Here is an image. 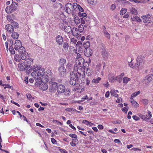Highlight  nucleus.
<instances>
[{"instance_id":"f03ea898","label":"nucleus","mask_w":153,"mask_h":153,"mask_svg":"<svg viewBox=\"0 0 153 153\" xmlns=\"http://www.w3.org/2000/svg\"><path fill=\"white\" fill-rule=\"evenodd\" d=\"M52 77L49 79V90L50 92L52 93L55 92L57 88V83L55 82L54 79H52Z\"/></svg>"},{"instance_id":"6e6d98bb","label":"nucleus","mask_w":153,"mask_h":153,"mask_svg":"<svg viewBox=\"0 0 153 153\" xmlns=\"http://www.w3.org/2000/svg\"><path fill=\"white\" fill-rule=\"evenodd\" d=\"M131 61L132 59L131 60V61L130 62H128V65L131 68L133 69L135 68L134 66L133 63H132Z\"/></svg>"},{"instance_id":"a19ab883","label":"nucleus","mask_w":153,"mask_h":153,"mask_svg":"<svg viewBox=\"0 0 153 153\" xmlns=\"http://www.w3.org/2000/svg\"><path fill=\"white\" fill-rule=\"evenodd\" d=\"M108 78L109 81L111 82H114L115 80V77L114 78V76L111 74L108 75Z\"/></svg>"},{"instance_id":"4be33fe9","label":"nucleus","mask_w":153,"mask_h":153,"mask_svg":"<svg viewBox=\"0 0 153 153\" xmlns=\"http://www.w3.org/2000/svg\"><path fill=\"white\" fill-rule=\"evenodd\" d=\"M131 19L132 21H136L138 22H140L141 21L140 18L137 16L131 17Z\"/></svg>"},{"instance_id":"393cba45","label":"nucleus","mask_w":153,"mask_h":153,"mask_svg":"<svg viewBox=\"0 0 153 153\" xmlns=\"http://www.w3.org/2000/svg\"><path fill=\"white\" fill-rule=\"evenodd\" d=\"M80 20V22L82 24H88L89 23V20L86 19L85 18H81Z\"/></svg>"},{"instance_id":"7ed1b4c3","label":"nucleus","mask_w":153,"mask_h":153,"mask_svg":"<svg viewBox=\"0 0 153 153\" xmlns=\"http://www.w3.org/2000/svg\"><path fill=\"white\" fill-rule=\"evenodd\" d=\"M137 63L134 65L135 69L137 71L141 70L144 66V62L140 56L137 59Z\"/></svg>"},{"instance_id":"8fccbe9b","label":"nucleus","mask_w":153,"mask_h":153,"mask_svg":"<svg viewBox=\"0 0 153 153\" xmlns=\"http://www.w3.org/2000/svg\"><path fill=\"white\" fill-rule=\"evenodd\" d=\"M63 48L66 50L68 49V45L67 42H64L63 43Z\"/></svg>"},{"instance_id":"4468645a","label":"nucleus","mask_w":153,"mask_h":153,"mask_svg":"<svg viewBox=\"0 0 153 153\" xmlns=\"http://www.w3.org/2000/svg\"><path fill=\"white\" fill-rule=\"evenodd\" d=\"M14 45V49L15 50L17 51L18 50L19 48L22 46V42L19 40H16L15 41Z\"/></svg>"},{"instance_id":"423d86ee","label":"nucleus","mask_w":153,"mask_h":153,"mask_svg":"<svg viewBox=\"0 0 153 153\" xmlns=\"http://www.w3.org/2000/svg\"><path fill=\"white\" fill-rule=\"evenodd\" d=\"M28 57L25 60H26V63H27L28 65H26L27 67L29 69V70L27 71L26 73L28 74L31 72L32 70V67L31 65L32 64L33 62V60L31 58H29Z\"/></svg>"},{"instance_id":"473e14b6","label":"nucleus","mask_w":153,"mask_h":153,"mask_svg":"<svg viewBox=\"0 0 153 153\" xmlns=\"http://www.w3.org/2000/svg\"><path fill=\"white\" fill-rule=\"evenodd\" d=\"M74 21L76 25H77L80 22V19L77 16H75L74 18Z\"/></svg>"},{"instance_id":"f8f14e48","label":"nucleus","mask_w":153,"mask_h":153,"mask_svg":"<svg viewBox=\"0 0 153 153\" xmlns=\"http://www.w3.org/2000/svg\"><path fill=\"white\" fill-rule=\"evenodd\" d=\"M65 86L62 84L59 85L57 87V92L59 94L64 93L65 90Z\"/></svg>"},{"instance_id":"ddd939ff","label":"nucleus","mask_w":153,"mask_h":153,"mask_svg":"<svg viewBox=\"0 0 153 153\" xmlns=\"http://www.w3.org/2000/svg\"><path fill=\"white\" fill-rule=\"evenodd\" d=\"M56 40L59 45H61L63 42V40L62 37L60 35H58L56 38Z\"/></svg>"},{"instance_id":"052dcab7","label":"nucleus","mask_w":153,"mask_h":153,"mask_svg":"<svg viewBox=\"0 0 153 153\" xmlns=\"http://www.w3.org/2000/svg\"><path fill=\"white\" fill-rule=\"evenodd\" d=\"M132 118L134 120L136 121H138L140 120L139 118L136 115L133 116Z\"/></svg>"},{"instance_id":"f3484780","label":"nucleus","mask_w":153,"mask_h":153,"mask_svg":"<svg viewBox=\"0 0 153 153\" xmlns=\"http://www.w3.org/2000/svg\"><path fill=\"white\" fill-rule=\"evenodd\" d=\"M79 74H78V79H82L83 78L85 75V69L83 68H82V71H81L80 73L79 72Z\"/></svg>"},{"instance_id":"f257e3e1","label":"nucleus","mask_w":153,"mask_h":153,"mask_svg":"<svg viewBox=\"0 0 153 153\" xmlns=\"http://www.w3.org/2000/svg\"><path fill=\"white\" fill-rule=\"evenodd\" d=\"M33 71L31 73V76L35 79H39L40 80L48 82L51 78V72L50 70H48L45 72L44 68L37 65H34L32 67Z\"/></svg>"},{"instance_id":"72a5a7b5","label":"nucleus","mask_w":153,"mask_h":153,"mask_svg":"<svg viewBox=\"0 0 153 153\" xmlns=\"http://www.w3.org/2000/svg\"><path fill=\"white\" fill-rule=\"evenodd\" d=\"M123 82L124 84H126L131 79L130 78L127 77H125L123 78Z\"/></svg>"},{"instance_id":"5701e85b","label":"nucleus","mask_w":153,"mask_h":153,"mask_svg":"<svg viewBox=\"0 0 153 153\" xmlns=\"http://www.w3.org/2000/svg\"><path fill=\"white\" fill-rule=\"evenodd\" d=\"M130 12L132 14L134 15H136L138 13L137 10L134 7H132L130 9Z\"/></svg>"},{"instance_id":"58836bf2","label":"nucleus","mask_w":153,"mask_h":153,"mask_svg":"<svg viewBox=\"0 0 153 153\" xmlns=\"http://www.w3.org/2000/svg\"><path fill=\"white\" fill-rule=\"evenodd\" d=\"M84 29L83 26L82 25H80L79 26L78 30L80 33L82 32Z\"/></svg>"},{"instance_id":"09e8293b","label":"nucleus","mask_w":153,"mask_h":153,"mask_svg":"<svg viewBox=\"0 0 153 153\" xmlns=\"http://www.w3.org/2000/svg\"><path fill=\"white\" fill-rule=\"evenodd\" d=\"M76 7H75V8L77 7L78 9L81 12H83L84 11V10L83 9L81 6L79 4H77Z\"/></svg>"},{"instance_id":"2eb2a0df","label":"nucleus","mask_w":153,"mask_h":153,"mask_svg":"<svg viewBox=\"0 0 153 153\" xmlns=\"http://www.w3.org/2000/svg\"><path fill=\"white\" fill-rule=\"evenodd\" d=\"M5 28L10 33H12L14 31V29L13 26L10 24H7L6 25Z\"/></svg>"},{"instance_id":"7c9ffc66","label":"nucleus","mask_w":153,"mask_h":153,"mask_svg":"<svg viewBox=\"0 0 153 153\" xmlns=\"http://www.w3.org/2000/svg\"><path fill=\"white\" fill-rule=\"evenodd\" d=\"M131 102L132 104V105L135 107H138L139 106L138 103L134 100H131Z\"/></svg>"},{"instance_id":"9d476101","label":"nucleus","mask_w":153,"mask_h":153,"mask_svg":"<svg viewBox=\"0 0 153 153\" xmlns=\"http://www.w3.org/2000/svg\"><path fill=\"white\" fill-rule=\"evenodd\" d=\"M41 82V84L39 85L40 89L44 91H45L47 90L48 88V86L47 84L45 83L44 82H45L43 81L42 80H40L39 82Z\"/></svg>"},{"instance_id":"5fc2aeb1","label":"nucleus","mask_w":153,"mask_h":153,"mask_svg":"<svg viewBox=\"0 0 153 153\" xmlns=\"http://www.w3.org/2000/svg\"><path fill=\"white\" fill-rule=\"evenodd\" d=\"M131 2H133L136 3H142L143 1L141 0H129Z\"/></svg>"},{"instance_id":"1a4fd4ad","label":"nucleus","mask_w":153,"mask_h":153,"mask_svg":"<svg viewBox=\"0 0 153 153\" xmlns=\"http://www.w3.org/2000/svg\"><path fill=\"white\" fill-rule=\"evenodd\" d=\"M18 68L21 71H23L26 69H27L28 70H29L28 68L24 62H20L18 65Z\"/></svg>"},{"instance_id":"b1692460","label":"nucleus","mask_w":153,"mask_h":153,"mask_svg":"<svg viewBox=\"0 0 153 153\" xmlns=\"http://www.w3.org/2000/svg\"><path fill=\"white\" fill-rule=\"evenodd\" d=\"M102 55L104 59H105L107 58L108 55L105 50H102Z\"/></svg>"},{"instance_id":"0eeeda50","label":"nucleus","mask_w":153,"mask_h":153,"mask_svg":"<svg viewBox=\"0 0 153 153\" xmlns=\"http://www.w3.org/2000/svg\"><path fill=\"white\" fill-rule=\"evenodd\" d=\"M142 18L144 23H150L152 22L151 15L149 14L147 15L146 16H142Z\"/></svg>"},{"instance_id":"13d9d810","label":"nucleus","mask_w":153,"mask_h":153,"mask_svg":"<svg viewBox=\"0 0 153 153\" xmlns=\"http://www.w3.org/2000/svg\"><path fill=\"white\" fill-rule=\"evenodd\" d=\"M69 136L72 138L76 139L77 138V136L74 134H69Z\"/></svg>"},{"instance_id":"9b49d317","label":"nucleus","mask_w":153,"mask_h":153,"mask_svg":"<svg viewBox=\"0 0 153 153\" xmlns=\"http://www.w3.org/2000/svg\"><path fill=\"white\" fill-rule=\"evenodd\" d=\"M58 71L60 75L64 76L65 74L66 69L64 66L62 65L58 68Z\"/></svg>"},{"instance_id":"39448f33","label":"nucleus","mask_w":153,"mask_h":153,"mask_svg":"<svg viewBox=\"0 0 153 153\" xmlns=\"http://www.w3.org/2000/svg\"><path fill=\"white\" fill-rule=\"evenodd\" d=\"M18 50L21 54V58L22 59L25 60L27 58L29 57L28 55L26 52L24 47L21 46L19 48Z\"/></svg>"},{"instance_id":"0e129e2a","label":"nucleus","mask_w":153,"mask_h":153,"mask_svg":"<svg viewBox=\"0 0 153 153\" xmlns=\"http://www.w3.org/2000/svg\"><path fill=\"white\" fill-rule=\"evenodd\" d=\"M89 122L88 120H84L82 121V123L84 124H86V125H88L89 124Z\"/></svg>"},{"instance_id":"3c124183","label":"nucleus","mask_w":153,"mask_h":153,"mask_svg":"<svg viewBox=\"0 0 153 153\" xmlns=\"http://www.w3.org/2000/svg\"><path fill=\"white\" fill-rule=\"evenodd\" d=\"M139 116L143 120L146 121V116L145 115L140 114L139 115Z\"/></svg>"},{"instance_id":"aec40b11","label":"nucleus","mask_w":153,"mask_h":153,"mask_svg":"<svg viewBox=\"0 0 153 153\" xmlns=\"http://www.w3.org/2000/svg\"><path fill=\"white\" fill-rule=\"evenodd\" d=\"M18 4L15 2H13L10 7L13 11L16 10L17 9Z\"/></svg>"},{"instance_id":"680f3d73","label":"nucleus","mask_w":153,"mask_h":153,"mask_svg":"<svg viewBox=\"0 0 153 153\" xmlns=\"http://www.w3.org/2000/svg\"><path fill=\"white\" fill-rule=\"evenodd\" d=\"M142 102L145 105H147L148 103V100L146 99H143L142 100Z\"/></svg>"},{"instance_id":"a18cd8bd","label":"nucleus","mask_w":153,"mask_h":153,"mask_svg":"<svg viewBox=\"0 0 153 153\" xmlns=\"http://www.w3.org/2000/svg\"><path fill=\"white\" fill-rule=\"evenodd\" d=\"M14 59L16 61L19 62L20 61L21 59L19 55L16 54L15 55Z\"/></svg>"},{"instance_id":"cd10ccee","label":"nucleus","mask_w":153,"mask_h":153,"mask_svg":"<svg viewBox=\"0 0 153 153\" xmlns=\"http://www.w3.org/2000/svg\"><path fill=\"white\" fill-rule=\"evenodd\" d=\"M62 4L58 3H56L53 5V7L54 8H59L61 9L62 7Z\"/></svg>"},{"instance_id":"864d4df0","label":"nucleus","mask_w":153,"mask_h":153,"mask_svg":"<svg viewBox=\"0 0 153 153\" xmlns=\"http://www.w3.org/2000/svg\"><path fill=\"white\" fill-rule=\"evenodd\" d=\"M76 41V40L74 38H72L71 39V43L72 44H75Z\"/></svg>"},{"instance_id":"c03bdc74","label":"nucleus","mask_w":153,"mask_h":153,"mask_svg":"<svg viewBox=\"0 0 153 153\" xmlns=\"http://www.w3.org/2000/svg\"><path fill=\"white\" fill-rule=\"evenodd\" d=\"M72 68V65L70 63H68L66 66V68L67 70L70 71L71 70Z\"/></svg>"},{"instance_id":"ea45409f","label":"nucleus","mask_w":153,"mask_h":153,"mask_svg":"<svg viewBox=\"0 0 153 153\" xmlns=\"http://www.w3.org/2000/svg\"><path fill=\"white\" fill-rule=\"evenodd\" d=\"M64 29L65 32L68 33L70 32L71 30V27L69 26H66Z\"/></svg>"},{"instance_id":"4d7b16f0","label":"nucleus","mask_w":153,"mask_h":153,"mask_svg":"<svg viewBox=\"0 0 153 153\" xmlns=\"http://www.w3.org/2000/svg\"><path fill=\"white\" fill-rule=\"evenodd\" d=\"M7 20L11 22H12L13 20L12 19V17L10 15H7Z\"/></svg>"},{"instance_id":"bb28decb","label":"nucleus","mask_w":153,"mask_h":153,"mask_svg":"<svg viewBox=\"0 0 153 153\" xmlns=\"http://www.w3.org/2000/svg\"><path fill=\"white\" fill-rule=\"evenodd\" d=\"M79 32L78 29L75 27H74L73 28L72 34L74 36H76Z\"/></svg>"},{"instance_id":"37998d69","label":"nucleus","mask_w":153,"mask_h":153,"mask_svg":"<svg viewBox=\"0 0 153 153\" xmlns=\"http://www.w3.org/2000/svg\"><path fill=\"white\" fill-rule=\"evenodd\" d=\"M82 71V68H78L77 69V73H75L76 74L75 77L77 79H78L79 78L78 74H79V72L80 73L81 71Z\"/></svg>"},{"instance_id":"338daca9","label":"nucleus","mask_w":153,"mask_h":153,"mask_svg":"<svg viewBox=\"0 0 153 153\" xmlns=\"http://www.w3.org/2000/svg\"><path fill=\"white\" fill-rule=\"evenodd\" d=\"M52 143L53 144H56V140L53 138H51V139Z\"/></svg>"},{"instance_id":"412c9836","label":"nucleus","mask_w":153,"mask_h":153,"mask_svg":"<svg viewBox=\"0 0 153 153\" xmlns=\"http://www.w3.org/2000/svg\"><path fill=\"white\" fill-rule=\"evenodd\" d=\"M147 113L148 114H147L146 116V122H147L152 117V113L150 111L148 110Z\"/></svg>"},{"instance_id":"79ce46f5","label":"nucleus","mask_w":153,"mask_h":153,"mask_svg":"<svg viewBox=\"0 0 153 153\" xmlns=\"http://www.w3.org/2000/svg\"><path fill=\"white\" fill-rule=\"evenodd\" d=\"M5 10L7 13H11L13 11L10 7L9 6H7L5 8Z\"/></svg>"},{"instance_id":"49530a36","label":"nucleus","mask_w":153,"mask_h":153,"mask_svg":"<svg viewBox=\"0 0 153 153\" xmlns=\"http://www.w3.org/2000/svg\"><path fill=\"white\" fill-rule=\"evenodd\" d=\"M127 9L125 8H123L121 9L120 12V15H123L125 14L127 11Z\"/></svg>"},{"instance_id":"bf43d9fd","label":"nucleus","mask_w":153,"mask_h":153,"mask_svg":"<svg viewBox=\"0 0 153 153\" xmlns=\"http://www.w3.org/2000/svg\"><path fill=\"white\" fill-rule=\"evenodd\" d=\"M118 1L120 3L124 4L128 2L125 0H118Z\"/></svg>"},{"instance_id":"f704fd0d","label":"nucleus","mask_w":153,"mask_h":153,"mask_svg":"<svg viewBox=\"0 0 153 153\" xmlns=\"http://www.w3.org/2000/svg\"><path fill=\"white\" fill-rule=\"evenodd\" d=\"M70 90L68 88L65 89L64 91V94L66 96H68L70 95Z\"/></svg>"},{"instance_id":"dca6fc26","label":"nucleus","mask_w":153,"mask_h":153,"mask_svg":"<svg viewBox=\"0 0 153 153\" xmlns=\"http://www.w3.org/2000/svg\"><path fill=\"white\" fill-rule=\"evenodd\" d=\"M84 52L85 55L88 57L91 55L92 53V50L90 48H89V49H85Z\"/></svg>"},{"instance_id":"6ab92c4d","label":"nucleus","mask_w":153,"mask_h":153,"mask_svg":"<svg viewBox=\"0 0 153 153\" xmlns=\"http://www.w3.org/2000/svg\"><path fill=\"white\" fill-rule=\"evenodd\" d=\"M124 76V73H122L120 74V75L115 77V80H117L119 82H121L122 80V78Z\"/></svg>"},{"instance_id":"e433bc0d","label":"nucleus","mask_w":153,"mask_h":153,"mask_svg":"<svg viewBox=\"0 0 153 153\" xmlns=\"http://www.w3.org/2000/svg\"><path fill=\"white\" fill-rule=\"evenodd\" d=\"M86 73L88 76H90L92 74V72L90 68H87L86 71Z\"/></svg>"},{"instance_id":"a878e982","label":"nucleus","mask_w":153,"mask_h":153,"mask_svg":"<svg viewBox=\"0 0 153 153\" xmlns=\"http://www.w3.org/2000/svg\"><path fill=\"white\" fill-rule=\"evenodd\" d=\"M145 79L147 80L149 82H151L153 79V74H149L145 77Z\"/></svg>"},{"instance_id":"de8ad7c7","label":"nucleus","mask_w":153,"mask_h":153,"mask_svg":"<svg viewBox=\"0 0 153 153\" xmlns=\"http://www.w3.org/2000/svg\"><path fill=\"white\" fill-rule=\"evenodd\" d=\"M9 51L10 53L13 54H15V51L12 46H10L9 48Z\"/></svg>"},{"instance_id":"2f4dec72","label":"nucleus","mask_w":153,"mask_h":153,"mask_svg":"<svg viewBox=\"0 0 153 153\" xmlns=\"http://www.w3.org/2000/svg\"><path fill=\"white\" fill-rule=\"evenodd\" d=\"M19 36V34L16 32L12 33L11 37L14 39H17Z\"/></svg>"},{"instance_id":"69168bd1","label":"nucleus","mask_w":153,"mask_h":153,"mask_svg":"<svg viewBox=\"0 0 153 153\" xmlns=\"http://www.w3.org/2000/svg\"><path fill=\"white\" fill-rule=\"evenodd\" d=\"M12 22V24L14 25L15 27H17L18 26V23L16 22Z\"/></svg>"},{"instance_id":"e2e57ef3","label":"nucleus","mask_w":153,"mask_h":153,"mask_svg":"<svg viewBox=\"0 0 153 153\" xmlns=\"http://www.w3.org/2000/svg\"><path fill=\"white\" fill-rule=\"evenodd\" d=\"M116 8V6L115 4H112L110 7V9L111 10H114Z\"/></svg>"},{"instance_id":"c85d7f7f","label":"nucleus","mask_w":153,"mask_h":153,"mask_svg":"<svg viewBox=\"0 0 153 153\" xmlns=\"http://www.w3.org/2000/svg\"><path fill=\"white\" fill-rule=\"evenodd\" d=\"M83 45L85 49H89V48H90V43L88 41H87L86 42L83 43Z\"/></svg>"},{"instance_id":"603ef678","label":"nucleus","mask_w":153,"mask_h":153,"mask_svg":"<svg viewBox=\"0 0 153 153\" xmlns=\"http://www.w3.org/2000/svg\"><path fill=\"white\" fill-rule=\"evenodd\" d=\"M140 91H139L136 92H135L134 93H133L132 94V96H134V97H136L137 95H138L140 93Z\"/></svg>"},{"instance_id":"c756f323","label":"nucleus","mask_w":153,"mask_h":153,"mask_svg":"<svg viewBox=\"0 0 153 153\" xmlns=\"http://www.w3.org/2000/svg\"><path fill=\"white\" fill-rule=\"evenodd\" d=\"M101 79V78L100 77H98L97 78L93 79L92 81V82L93 83H98Z\"/></svg>"},{"instance_id":"a211bd4d","label":"nucleus","mask_w":153,"mask_h":153,"mask_svg":"<svg viewBox=\"0 0 153 153\" xmlns=\"http://www.w3.org/2000/svg\"><path fill=\"white\" fill-rule=\"evenodd\" d=\"M58 62L60 66H62V65L64 66L66 63V61L65 59L61 58L58 60Z\"/></svg>"},{"instance_id":"774afa93","label":"nucleus","mask_w":153,"mask_h":153,"mask_svg":"<svg viewBox=\"0 0 153 153\" xmlns=\"http://www.w3.org/2000/svg\"><path fill=\"white\" fill-rule=\"evenodd\" d=\"M80 16L82 17V18H84L87 16V14L85 13H81Z\"/></svg>"},{"instance_id":"20e7f679","label":"nucleus","mask_w":153,"mask_h":153,"mask_svg":"<svg viewBox=\"0 0 153 153\" xmlns=\"http://www.w3.org/2000/svg\"><path fill=\"white\" fill-rule=\"evenodd\" d=\"M76 3H74L73 4L71 3L67 4L65 6V11L68 14H70L73 11L74 9H75L76 7Z\"/></svg>"},{"instance_id":"4c0bfd02","label":"nucleus","mask_w":153,"mask_h":153,"mask_svg":"<svg viewBox=\"0 0 153 153\" xmlns=\"http://www.w3.org/2000/svg\"><path fill=\"white\" fill-rule=\"evenodd\" d=\"M110 92L111 96H113L116 97H118V95L116 93H115V91H114V90H111Z\"/></svg>"},{"instance_id":"6e6552de","label":"nucleus","mask_w":153,"mask_h":153,"mask_svg":"<svg viewBox=\"0 0 153 153\" xmlns=\"http://www.w3.org/2000/svg\"><path fill=\"white\" fill-rule=\"evenodd\" d=\"M75 74V73L74 71H72L70 73L71 78L70 80V83L73 85H75L76 83V80L74 77Z\"/></svg>"},{"instance_id":"c9c22d12","label":"nucleus","mask_w":153,"mask_h":153,"mask_svg":"<svg viewBox=\"0 0 153 153\" xmlns=\"http://www.w3.org/2000/svg\"><path fill=\"white\" fill-rule=\"evenodd\" d=\"M103 32L104 36L108 39H109L110 38V34L105 30H104Z\"/></svg>"}]
</instances>
